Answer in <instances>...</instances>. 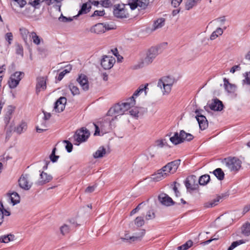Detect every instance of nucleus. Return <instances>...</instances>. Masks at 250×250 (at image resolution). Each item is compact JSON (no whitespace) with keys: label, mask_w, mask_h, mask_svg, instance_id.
Here are the masks:
<instances>
[{"label":"nucleus","mask_w":250,"mask_h":250,"mask_svg":"<svg viewBox=\"0 0 250 250\" xmlns=\"http://www.w3.org/2000/svg\"><path fill=\"white\" fill-rule=\"evenodd\" d=\"M200 0H188L186 3V7L188 10H189L195 6L197 2Z\"/></svg>","instance_id":"44"},{"label":"nucleus","mask_w":250,"mask_h":250,"mask_svg":"<svg viewBox=\"0 0 250 250\" xmlns=\"http://www.w3.org/2000/svg\"><path fill=\"white\" fill-rule=\"evenodd\" d=\"M210 176L208 174L201 176L198 179V183L201 186L206 185L210 181Z\"/></svg>","instance_id":"32"},{"label":"nucleus","mask_w":250,"mask_h":250,"mask_svg":"<svg viewBox=\"0 0 250 250\" xmlns=\"http://www.w3.org/2000/svg\"><path fill=\"white\" fill-rule=\"evenodd\" d=\"M103 23V25L104 26V32L106 31L114 29L115 28L114 25L112 24H110L108 23Z\"/></svg>","instance_id":"53"},{"label":"nucleus","mask_w":250,"mask_h":250,"mask_svg":"<svg viewBox=\"0 0 250 250\" xmlns=\"http://www.w3.org/2000/svg\"><path fill=\"white\" fill-rule=\"evenodd\" d=\"M20 81V78L16 79L11 75L10 77V81H9V85L11 88H15L19 83Z\"/></svg>","instance_id":"39"},{"label":"nucleus","mask_w":250,"mask_h":250,"mask_svg":"<svg viewBox=\"0 0 250 250\" xmlns=\"http://www.w3.org/2000/svg\"><path fill=\"white\" fill-rule=\"evenodd\" d=\"M209 108L214 111H221L224 108L223 103L217 99H214L213 102L209 105Z\"/></svg>","instance_id":"19"},{"label":"nucleus","mask_w":250,"mask_h":250,"mask_svg":"<svg viewBox=\"0 0 250 250\" xmlns=\"http://www.w3.org/2000/svg\"><path fill=\"white\" fill-rule=\"evenodd\" d=\"M226 165L230 171H237L241 167V161L236 157L224 159Z\"/></svg>","instance_id":"7"},{"label":"nucleus","mask_w":250,"mask_h":250,"mask_svg":"<svg viewBox=\"0 0 250 250\" xmlns=\"http://www.w3.org/2000/svg\"><path fill=\"white\" fill-rule=\"evenodd\" d=\"M167 44V42H164L162 44L150 47L147 51L146 57L139 64V67L140 68L143 67L144 66L148 65L151 63L158 55L162 52V46Z\"/></svg>","instance_id":"2"},{"label":"nucleus","mask_w":250,"mask_h":250,"mask_svg":"<svg viewBox=\"0 0 250 250\" xmlns=\"http://www.w3.org/2000/svg\"><path fill=\"white\" fill-rule=\"evenodd\" d=\"M197 177L195 175H192L188 176L185 182V185L188 189L194 190L196 189L197 184L196 183Z\"/></svg>","instance_id":"12"},{"label":"nucleus","mask_w":250,"mask_h":250,"mask_svg":"<svg viewBox=\"0 0 250 250\" xmlns=\"http://www.w3.org/2000/svg\"><path fill=\"white\" fill-rule=\"evenodd\" d=\"M63 143L66 144L65 148L69 153L71 152L73 149V145L72 143L68 140H64Z\"/></svg>","instance_id":"48"},{"label":"nucleus","mask_w":250,"mask_h":250,"mask_svg":"<svg viewBox=\"0 0 250 250\" xmlns=\"http://www.w3.org/2000/svg\"><path fill=\"white\" fill-rule=\"evenodd\" d=\"M180 162L181 160L180 159L169 162L162 167V171H165L167 175H168L169 174H173L178 169Z\"/></svg>","instance_id":"8"},{"label":"nucleus","mask_w":250,"mask_h":250,"mask_svg":"<svg viewBox=\"0 0 250 250\" xmlns=\"http://www.w3.org/2000/svg\"><path fill=\"white\" fill-rule=\"evenodd\" d=\"M224 87L225 89L229 93L233 92L235 90V86L229 82L226 78L224 79Z\"/></svg>","instance_id":"27"},{"label":"nucleus","mask_w":250,"mask_h":250,"mask_svg":"<svg viewBox=\"0 0 250 250\" xmlns=\"http://www.w3.org/2000/svg\"><path fill=\"white\" fill-rule=\"evenodd\" d=\"M60 231L62 235H65L69 233L70 228L67 225H64L60 228Z\"/></svg>","instance_id":"47"},{"label":"nucleus","mask_w":250,"mask_h":250,"mask_svg":"<svg viewBox=\"0 0 250 250\" xmlns=\"http://www.w3.org/2000/svg\"><path fill=\"white\" fill-rule=\"evenodd\" d=\"M24 74L23 72L17 71V72H16L13 75H12V76H13V78L14 77L16 79H18L19 78H20V81H21V79L24 76Z\"/></svg>","instance_id":"54"},{"label":"nucleus","mask_w":250,"mask_h":250,"mask_svg":"<svg viewBox=\"0 0 250 250\" xmlns=\"http://www.w3.org/2000/svg\"><path fill=\"white\" fill-rule=\"evenodd\" d=\"M30 38L32 40L34 43L36 45H39L41 43L42 39L37 35L35 32H32L29 35Z\"/></svg>","instance_id":"37"},{"label":"nucleus","mask_w":250,"mask_h":250,"mask_svg":"<svg viewBox=\"0 0 250 250\" xmlns=\"http://www.w3.org/2000/svg\"><path fill=\"white\" fill-rule=\"evenodd\" d=\"M56 151V148L54 147L53 149L51 154L50 155V159L51 161L53 163L57 162L58 158H59V156L55 155Z\"/></svg>","instance_id":"45"},{"label":"nucleus","mask_w":250,"mask_h":250,"mask_svg":"<svg viewBox=\"0 0 250 250\" xmlns=\"http://www.w3.org/2000/svg\"><path fill=\"white\" fill-rule=\"evenodd\" d=\"M96 187H97L96 185H94L92 186H89L85 189V192L86 193H91L94 191V190Z\"/></svg>","instance_id":"60"},{"label":"nucleus","mask_w":250,"mask_h":250,"mask_svg":"<svg viewBox=\"0 0 250 250\" xmlns=\"http://www.w3.org/2000/svg\"><path fill=\"white\" fill-rule=\"evenodd\" d=\"M129 113H130V115L133 117H138L139 111L136 108L131 109V110L129 111Z\"/></svg>","instance_id":"59"},{"label":"nucleus","mask_w":250,"mask_h":250,"mask_svg":"<svg viewBox=\"0 0 250 250\" xmlns=\"http://www.w3.org/2000/svg\"><path fill=\"white\" fill-rule=\"evenodd\" d=\"M212 173L219 180H222L224 178L225 174L221 168H217L215 169L212 172Z\"/></svg>","instance_id":"33"},{"label":"nucleus","mask_w":250,"mask_h":250,"mask_svg":"<svg viewBox=\"0 0 250 250\" xmlns=\"http://www.w3.org/2000/svg\"><path fill=\"white\" fill-rule=\"evenodd\" d=\"M134 223L137 227H142L145 224V220L143 217L138 216L135 219Z\"/></svg>","instance_id":"43"},{"label":"nucleus","mask_w":250,"mask_h":250,"mask_svg":"<svg viewBox=\"0 0 250 250\" xmlns=\"http://www.w3.org/2000/svg\"><path fill=\"white\" fill-rule=\"evenodd\" d=\"M91 8V6L89 4L87 3H83L77 16L87 13L90 11Z\"/></svg>","instance_id":"29"},{"label":"nucleus","mask_w":250,"mask_h":250,"mask_svg":"<svg viewBox=\"0 0 250 250\" xmlns=\"http://www.w3.org/2000/svg\"><path fill=\"white\" fill-rule=\"evenodd\" d=\"M241 70V67L240 65H235L233 66L230 70V72L232 73H234L236 71H239Z\"/></svg>","instance_id":"63"},{"label":"nucleus","mask_w":250,"mask_h":250,"mask_svg":"<svg viewBox=\"0 0 250 250\" xmlns=\"http://www.w3.org/2000/svg\"><path fill=\"white\" fill-rule=\"evenodd\" d=\"M16 53L18 55H21V56H23V48L22 46L20 44H18L16 46Z\"/></svg>","instance_id":"52"},{"label":"nucleus","mask_w":250,"mask_h":250,"mask_svg":"<svg viewBox=\"0 0 250 250\" xmlns=\"http://www.w3.org/2000/svg\"><path fill=\"white\" fill-rule=\"evenodd\" d=\"M106 153V150L103 146H101L93 154V157L95 158H102Z\"/></svg>","instance_id":"35"},{"label":"nucleus","mask_w":250,"mask_h":250,"mask_svg":"<svg viewBox=\"0 0 250 250\" xmlns=\"http://www.w3.org/2000/svg\"><path fill=\"white\" fill-rule=\"evenodd\" d=\"M15 124L13 122H11L9 124H6L5 129L6 132V139H8L12 135V132L14 129H15V127H14Z\"/></svg>","instance_id":"26"},{"label":"nucleus","mask_w":250,"mask_h":250,"mask_svg":"<svg viewBox=\"0 0 250 250\" xmlns=\"http://www.w3.org/2000/svg\"><path fill=\"white\" fill-rule=\"evenodd\" d=\"M155 217V213L153 210H148L146 216V219L147 220H151Z\"/></svg>","instance_id":"49"},{"label":"nucleus","mask_w":250,"mask_h":250,"mask_svg":"<svg viewBox=\"0 0 250 250\" xmlns=\"http://www.w3.org/2000/svg\"><path fill=\"white\" fill-rule=\"evenodd\" d=\"M41 0H30L29 1L28 4L34 7H36V6L38 5L41 2Z\"/></svg>","instance_id":"57"},{"label":"nucleus","mask_w":250,"mask_h":250,"mask_svg":"<svg viewBox=\"0 0 250 250\" xmlns=\"http://www.w3.org/2000/svg\"><path fill=\"white\" fill-rule=\"evenodd\" d=\"M42 128H40L38 126H37L36 127V131L37 132L41 133L47 130V129L46 128L47 126L46 125L45 122H44L42 124Z\"/></svg>","instance_id":"55"},{"label":"nucleus","mask_w":250,"mask_h":250,"mask_svg":"<svg viewBox=\"0 0 250 250\" xmlns=\"http://www.w3.org/2000/svg\"><path fill=\"white\" fill-rule=\"evenodd\" d=\"M193 245V242L192 240H189L186 243L183 245L179 246L177 248L178 250H187L190 248Z\"/></svg>","instance_id":"40"},{"label":"nucleus","mask_w":250,"mask_h":250,"mask_svg":"<svg viewBox=\"0 0 250 250\" xmlns=\"http://www.w3.org/2000/svg\"><path fill=\"white\" fill-rule=\"evenodd\" d=\"M195 118L199 125V127L202 130L206 129L208 126V122L206 117L203 115H197Z\"/></svg>","instance_id":"18"},{"label":"nucleus","mask_w":250,"mask_h":250,"mask_svg":"<svg viewBox=\"0 0 250 250\" xmlns=\"http://www.w3.org/2000/svg\"><path fill=\"white\" fill-rule=\"evenodd\" d=\"M176 80L173 77L169 76L163 77L160 79L158 82V86L162 88V92L164 95L168 94L171 90L173 84L175 83Z\"/></svg>","instance_id":"3"},{"label":"nucleus","mask_w":250,"mask_h":250,"mask_svg":"<svg viewBox=\"0 0 250 250\" xmlns=\"http://www.w3.org/2000/svg\"><path fill=\"white\" fill-rule=\"evenodd\" d=\"M227 195L222 194L221 196H218L216 198L213 200L206 202L204 203V207L206 208H212L218 204L220 200L222 199L223 197L227 196Z\"/></svg>","instance_id":"23"},{"label":"nucleus","mask_w":250,"mask_h":250,"mask_svg":"<svg viewBox=\"0 0 250 250\" xmlns=\"http://www.w3.org/2000/svg\"><path fill=\"white\" fill-rule=\"evenodd\" d=\"M7 196L10 200V203L13 206H14L20 202V196L16 192L7 193Z\"/></svg>","instance_id":"22"},{"label":"nucleus","mask_w":250,"mask_h":250,"mask_svg":"<svg viewBox=\"0 0 250 250\" xmlns=\"http://www.w3.org/2000/svg\"><path fill=\"white\" fill-rule=\"evenodd\" d=\"M21 34L25 42H27L28 40V36L29 34V31L25 28H21L20 29Z\"/></svg>","instance_id":"41"},{"label":"nucleus","mask_w":250,"mask_h":250,"mask_svg":"<svg viewBox=\"0 0 250 250\" xmlns=\"http://www.w3.org/2000/svg\"><path fill=\"white\" fill-rule=\"evenodd\" d=\"M71 69H72L71 65H67L65 67V69L59 73V74L57 77V80L59 81H61L62 79V78H63V77L64 76V75L70 72V71L71 70Z\"/></svg>","instance_id":"38"},{"label":"nucleus","mask_w":250,"mask_h":250,"mask_svg":"<svg viewBox=\"0 0 250 250\" xmlns=\"http://www.w3.org/2000/svg\"><path fill=\"white\" fill-rule=\"evenodd\" d=\"M113 13L118 19H126L129 17V14L124 4H116L113 5Z\"/></svg>","instance_id":"6"},{"label":"nucleus","mask_w":250,"mask_h":250,"mask_svg":"<svg viewBox=\"0 0 250 250\" xmlns=\"http://www.w3.org/2000/svg\"><path fill=\"white\" fill-rule=\"evenodd\" d=\"M15 236L12 234L0 236V243H7L14 240Z\"/></svg>","instance_id":"31"},{"label":"nucleus","mask_w":250,"mask_h":250,"mask_svg":"<svg viewBox=\"0 0 250 250\" xmlns=\"http://www.w3.org/2000/svg\"><path fill=\"white\" fill-rule=\"evenodd\" d=\"M76 81L80 84L83 90L87 91L88 90L89 83L87 77L86 75L83 74L79 75Z\"/></svg>","instance_id":"15"},{"label":"nucleus","mask_w":250,"mask_h":250,"mask_svg":"<svg viewBox=\"0 0 250 250\" xmlns=\"http://www.w3.org/2000/svg\"><path fill=\"white\" fill-rule=\"evenodd\" d=\"M90 135V133L86 128L82 127L77 130L73 135V143L75 145L79 146L80 143L87 140Z\"/></svg>","instance_id":"5"},{"label":"nucleus","mask_w":250,"mask_h":250,"mask_svg":"<svg viewBox=\"0 0 250 250\" xmlns=\"http://www.w3.org/2000/svg\"><path fill=\"white\" fill-rule=\"evenodd\" d=\"M66 98L64 97H61L55 103L54 110L57 112H62L65 108L66 103Z\"/></svg>","instance_id":"14"},{"label":"nucleus","mask_w":250,"mask_h":250,"mask_svg":"<svg viewBox=\"0 0 250 250\" xmlns=\"http://www.w3.org/2000/svg\"><path fill=\"white\" fill-rule=\"evenodd\" d=\"M105 12L104 10H95L93 14L92 15L91 17L95 16H103L104 15Z\"/></svg>","instance_id":"56"},{"label":"nucleus","mask_w":250,"mask_h":250,"mask_svg":"<svg viewBox=\"0 0 250 250\" xmlns=\"http://www.w3.org/2000/svg\"><path fill=\"white\" fill-rule=\"evenodd\" d=\"M182 1V0H171V4L174 7H178Z\"/></svg>","instance_id":"62"},{"label":"nucleus","mask_w":250,"mask_h":250,"mask_svg":"<svg viewBox=\"0 0 250 250\" xmlns=\"http://www.w3.org/2000/svg\"><path fill=\"white\" fill-rule=\"evenodd\" d=\"M145 233V230L142 229L141 231L138 234H136V235L132 236L131 237H128L127 235H125V238H121V239L125 241V240H130L131 241L134 242V241H140L142 237L144 236Z\"/></svg>","instance_id":"20"},{"label":"nucleus","mask_w":250,"mask_h":250,"mask_svg":"<svg viewBox=\"0 0 250 250\" xmlns=\"http://www.w3.org/2000/svg\"><path fill=\"white\" fill-rule=\"evenodd\" d=\"M104 29L103 23H99L92 26L90 29V31L92 33L100 34L104 32Z\"/></svg>","instance_id":"24"},{"label":"nucleus","mask_w":250,"mask_h":250,"mask_svg":"<svg viewBox=\"0 0 250 250\" xmlns=\"http://www.w3.org/2000/svg\"><path fill=\"white\" fill-rule=\"evenodd\" d=\"M242 233L246 236L250 235V223L247 222L244 224L241 228Z\"/></svg>","instance_id":"34"},{"label":"nucleus","mask_w":250,"mask_h":250,"mask_svg":"<svg viewBox=\"0 0 250 250\" xmlns=\"http://www.w3.org/2000/svg\"><path fill=\"white\" fill-rule=\"evenodd\" d=\"M1 210L2 211L3 213V217L4 215L9 216L10 215L11 213L9 211H8L7 210L3 208V206L2 204H1Z\"/></svg>","instance_id":"58"},{"label":"nucleus","mask_w":250,"mask_h":250,"mask_svg":"<svg viewBox=\"0 0 250 250\" xmlns=\"http://www.w3.org/2000/svg\"><path fill=\"white\" fill-rule=\"evenodd\" d=\"M245 83L250 85V71L249 73H246L245 79L244 80Z\"/></svg>","instance_id":"61"},{"label":"nucleus","mask_w":250,"mask_h":250,"mask_svg":"<svg viewBox=\"0 0 250 250\" xmlns=\"http://www.w3.org/2000/svg\"><path fill=\"white\" fill-rule=\"evenodd\" d=\"M167 175L166 174V173L165 171H162V168L159 170H158L155 174L152 175V179L156 181H159L161 180L162 179L165 178Z\"/></svg>","instance_id":"25"},{"label":"nucleus","mask_w":250,"mask_h":250,"mask_svg":"<svg viewBox=\"0 0 250 250\" xmlns=\"http://www.w3.org/2000/svg\"><path fill=\"white\" fill-rule=\"evenodd\" d=\"M149 3V0H128V5L132 10L138 7L144 9L147 6Z\"/></svg>","instance_id":"9"},{"label":"nucleus","mask_w":250,"mask_h":250,"mask_svg":"<svg viewBox=\"0 0 250 250\" xmlns=\"http://www.w3.org/2000/svg\"><path fill=\"white\" fill-rule=\"evenodd\" d=\"M143 92L141 89L138 88L134 92L133 95L129 98L127 99L125 102L119 103L111 107L108 111L107 115L115 116L116 118L117 116L125 114V111L135 105L136 104L135 98L138 96L140 93Z\"/></svg>","instance_id":"1"},{"label":"nucleus","mask_w":250,"mask_h":250,"mask_svg":"<svg viewBox=\"0 0 250 250\" xmlns=\"http://www.w3.org/2000/svg\"><path fill=\"white\" fill-rule=\"evenodd\" d=\"M165 19L163 18L158 19L154 22L153 30H155L162 27L165 25Z\"/></svg>","instance_id":"30"},{"label":"nucleus","mask_w":250,"mask_h":250,"mask_svg":"<svg viewBox=\"0 0 250 250\" xmlns=\"http://www.w3.org/2000/svg\"><path fill=\"white\" fill-rule=\"evenodd\" d=\"M5 39L8 42V44H11L13 39L12 33L11 32L6 33L5 36Z\"/></svg>","instance_id":"51"},{"label":"nucleus","mask_w":250,"mask_h":250,"mask_svg":"<svg viewBox=\"0 0 250 250\" xmlns=\"http://www.w3.org/2000/svg\"><path fill=\"white\" fill-rule=\"evenodd\" d=\"M101 4L104 7L108 8L112 5V2L110 0H103L101 1Z\"/></svg>","instance_id":"50"},{"label":"nucleus","mask_w":250,"mask_h":250,"mask_svg":"<svg viewBox=\"0 0 250 250\" xmlns=\"http://www.w3.org/2000/svg\"><path fill=\"white\" fill-rule=\"evenodd\" d=\"M250 210V204L246 205L244 208L243 210L242 215H244L246 213L248 212Z\"/></svg>","instance_id":"64"},{"label":"nucleus","mask_w":250,"mask_h":250,"mask_svg":"<svg viewBox=\"0 0 250 250\" xmlns=\"http://www.w3.org/2000/svg\"><path fill=\"white\" fill-rule=\"evenodd\" d=\"M193 136L188 133L182 130L180 133L175 132L174 135L170 138V142L174 145H177L180 144L185 141H190L193 139Z\"/></svg>","instance_id":"4"},{"label":"nucleus","mask_w":250,"mask_h":250,"mask_svg":"<svg viewBox=\"0 0 250 250\" xmlns=\"http://www.w3.org/2000/svg\"><path fill=\"white\" fill-rule=\"evenodd\" d=\"M27 128V124L24 122H21V123L17 126V127L15 128V131H16L18 134H21L22 132L26 131Z\"/></svg>","instance_id":"28"},{"label":"nucleus","mask_w":250,"mask_h":250,"mask_svg":"<svg viewBox=\"0 0 250 250\" xmlns=\"http://www.w3.org/2000/svg\"><path fill=\"white\" fill-rule=\"evenodd\" d=\"M115 62V60L113 57L105 55L101 60V64L104 69H109L113 66Z\"/></svg>","instance_id":"11"},{"label":"nucleus","mask_w":250,"mask_h":250,"mask_svg":"<svg viewBox=\"0 0 250 250\" xmlns=\"http://www.w3.org/2000/svg\"><path fill=\"white\" fill-rule=\"evenodd\" d=\"M68 88L73 96L80 94V92L79 88L77 86L75 85L73 82H70L69 83Z\"/></svg>","instance_id":"36"},{"label":"nucleus","mask_w":250,"mask_h":250,"mask_svg":"<svg viewBox=\"0 0 250 250\" xmlns=\"http://www.w3.org/2000/svg\"><path fill=\"white\" fill-rule=\"evenodd\" d=\"M59 21L62 22H69L73 21V18L69 17L67 18L64 16L62 14H61V16L59 18Z\"/></svg>","instance_id":"46"},{"label":"nucleus","mask_w":250,"mask_h":250,"mask_svg":"<svg viewBox=\"0 0 250 250\" xmlns=\"http://www.w3.org/2000/svg\"><path fill=\"white\" fill-rule=\"evenodd\" d=\"M46 88V79L44 77H40L37 79L36 93L38 94L41 90Z\"/></svg>","instance_id":"17"},{"label":"nucleus","mask_w":250,"mask_h":250,"mask_svg":"<svg viewBox=\"0 0 250 250\" xmlns=\"http://www.w3.org/2000/svg\"><path fill=\"white\" fill-rule=\"evenodd\" d=\"M20 187L24 190H29L31 187V184L29 183L27 175L22 174L18 180Z\"/></svg>","instance_id":"16"},{"label":"nucleus","mask_w":250,"mask_h":250,"mask_svg":"<svg viewBox=\"0 0 250 250\" xmlns=\"http://www.w3.org/2000/svg\"><path fill=\"white\" fill-rule=\"evenodd\" d=\"M158 200L162 205L165 206H170L175 204V202L173 201L172 198L167 194L164 193H162L159 194L158 196Z\"/></svg>","instance_id":"13"},{"label":"nucleus","mask_w":250,"mask_h":250,"mask_svg":"<svg viewBox=\"0 0 250 250\" xmlns=\"http://www.w3.org/2000/svg\"><path fill=\"white\" fill-rule=\"evenodd\" d=\"M245 241L244 240H239L238 241L233 242L231 245L228 248L227 250H232L238 246L244 244Z\"/></svg>","instance_id":"42"},{"label":"nucleus","mask_w":250,"mask_h":250,"mask_svg":"<svg viewBox=\"0 0 250 250\" xmlns=\"http://www.w3.org/2000/svg\"><path fill=\"white\" fill-rule=\"evenodd\" d=\"M41 180H39L37 184L39 185H43L49 182L52 179V176L51 175L47 174V173L42 171L40 174Z\"/></svg>","instance_id":"21"},{"label":"nucleus","mask_w":250,"mask_h":250,"mask_svg":"<svg viewBox=\"0 0 250 250\" xmlns=\"http://www.w3.org/2000/svg\"><path fill=\"white\" fill-rule=\"evenodd\" d=\"M93 124L95 127V131L94 134L95 136L100 135V129L99 127H100L102 132L105 133L109 131L110 124L108 121L104 120V121L98 122V125L94 123Z\"/></svg>","instance_id":"10"}]
</instances>
